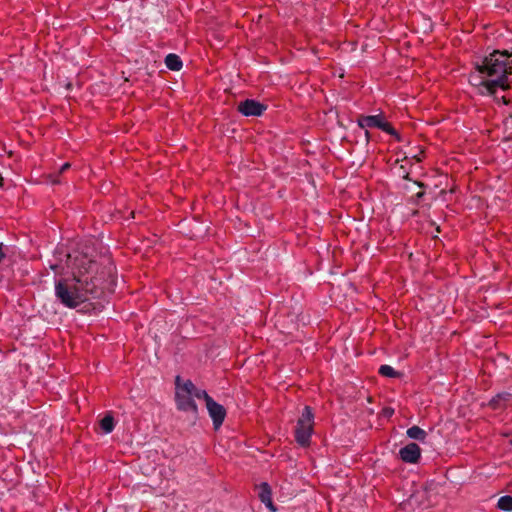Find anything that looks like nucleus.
I'll return each instance as SVG.
<instances>
[{
	"mask_svg": "<svg viewBox=\"0 0 512 512\" xmlns=\"http://www.w3.org/2000/svg\"><path fill=\"white\" fill-rule=\"evenodd\" d=\"M100 427L104 433H111L115 427L114 418L110 414L104 416L100 421Z\"/></svg>",
	"mask_w": 512,
	"mask_h": 512,
	"instance_id": "obj_13",
	"label": "nucleus"
},
{
	"mask_svg": "<svg viewBox=\"0 0 512 512\" xmlns=\"http://www.w3.org/2000/svg\"><path fill=\"white\" fill-rule=\"evenodd\" d=\"M180 377H176V393H175V400L177 408L181 411L185 412H192L194 414H197L198 409L197 405L193 400V397L191 395V389H194V384L192 381L187 380L183 383V385H180Z\"/></svg>",
	"mask_w": 512,
	"mask_h": 512,
	"instance_id": "obj_4",
	"label": "nucleus"
},
{
	"mask_svg": "<svg viewBox=\"0 0 512 512\" xmlns=\"http://www.w3.org/2000/svg\"><path fill=\"white\" fill-rule=\"evenodd\" d=\"M165 65L172 71H179L182 68V60L174 53H170L165 57Z\"/></svg>",
	"mask_w": 512,
	"mask_h": 512,
	"instance_id": "obj_11",
	"label": "nucleus"
},
{
	"mask_svg": "<svg viewBox=\"0 0 512 512\" xmlns=\"http://www.w3.org/2000/svg\"><path fill=\"white\" fill-rule=\"evenodd\" d=\"M70 166H71V165H70V163H68V162H67V163H64V164L61 166V168H60V173H63V172H65L66 170H68V169L70 168Z\"/></svg>",
	"mask_w": 512,
	"mask_h": 512,
	"instance_id": "obj_18",
	"label": "nucleus"
},
{
	"mask_svg": "<svg viewBox=\"0 0 512 512\" xmlns=\"http://www.w3.org/2000/svg\"><path fill=\"white\" fill-rule=\"evenodd\" d=\"M365 137H366V140L369 141L370 140V133L367 129H365Z\"/></svg>",
	"mask_w": 512,
	"mask_h": 512,
	"instance_id": "obj_19",
	"label": "nucleus"
},
{
	"mask_svg": "<svg viewBox=\"0 0 512 512\" xmlns=\"http://www.w3.org/2000/svg\"><path fill=\"white\" fill-rule=\"evenodd\" d=\"M378 373L381 376L389 377V378H393V377H396L398 375V372L395 371V369L392 366L386 365V364L381 365L379 367Z\"/></svg>",
	"mask_w": 512,
	"mask_h": 512,
	"instance_id": "obj_15",
	"label": "nucleus"
},
{
	"mask_svg": "<svg viewBox=\"0 0 512 512\" xmlns=\"http://www.w3.org/2000/svg\"><path fill=\"white\" fill-rule=\"evenodd\" d=\"M357 125L362 129L368 128H378L389 135L396 138L397 141H400V135L398 132L392 127V125L385 121L382 114L377 115H360L357 119Z\"/></svg>",
	"mask_w": 512,
	"mask_h": 512,
	"instance_id": "obj_5",
	"label": "nucleus"
},
{
	"mask_svg": "<svg viewBox=\"0 0 512 512\" xmlns=\"http://www.w3.org/2000/svg\"><path fill=\"white\" fill-rule=\"evenodd\" d=\"M406 434L409 438L418 440L420 442H424L427 437L426 431L419 426H412L408 428Z\"/></svg>",
	"mask_w": 512,
	"mask_h": 512,
	"instance_id": "obj_12",
	"label": "nucleus"
},
{
	"mask_svg": "<svg viewBox=\"0 0 512 512\" xmlns=\"http://www.w3.org/2000/svg\"><path fill=\"white\" fill-rule=\"evenodd\" d=\"M68 257L72 277L56 279L54 293L59 303L66 308L74 309L98 296V280L95 276L98 265L87 255Z\"/></svg>",
	"mask_w": 512,
	"mask_h": 512,
	"instance_id": "obj_1",
	"label": "nucleus"
},
{
	"mask_svg": "<svg viewBox=\"0 0 512 512\" xmlns=\"http://www.w3.org/2000/svg\"><path fill=\"white\" fill-rule=\"evenodd\" d=\"M399 456L405 463L416 464L421 457V449L416 443H409L399 450Z\"/></svg>",
	"mask_w": 512,
	"mask_h": 512,
	"instance_id": "obj_8",
	"label": "nucleus"
},
{
	"mask_svg": "<svg viewBox=\"0 0 512 512\" xmlns=\"http://www.w3.org/2000/svg\"><path fill=\"white\" fill-rule=\"evenodd\" d=\"M191 395L197 399H203L205 403L209 401V398H212L205 390L198 389L195 385L194 389H191Z\"/></svg>",
	"mask_w": 512,
	"mask_h": 512,
	"instance_id": "obj_16",
	"label": "nucleus"
},
{
	"mask_svg": "<svg viewBox=\"0 0 512 512\" xmlns=\"http://www.w3.org/2000/svg\"><path fill=\"white\" fill-rule=\"evenodd\" d=\"M497 508L502 511H506V512L512 511V496H509V495L501 496L498 499Z\"/></svg>",
	"mask_w": 512,
	"mask_h": 512,
	"instance_id": "obj_14",
	"label": "nucleus"
},
{
	"mask_svg": "<svg viewBox=\"0 0 512 512\" xmlns=\"http://www.w3.org/2000/svg\"><path fill=\"white\" fill-rule=\"evenodd\" d=\"M512 398V394L509 393V392H502V393H498L496 396H494L490 402H489V405L493 408V409H500L502 407L505 406V404L510 401V399Z\"/></svg>",
	"mask_w": 512,
	"mask_h": 512,
	"instance_id": "obj_10",
	"label": "nucleus"
},
{
	"mask_svg": "<svg viewBox=\"0 0 512 512\" xmlns=\"http://www.w3.org/2000/svg\"><path fill=\"white\" fill-rule=\"evenodd\" d=\"M314 433V413L310 406H305L297 420L294 437L301 447H308Z\"/></svg>",
	"mask_w": 512,
	"mask_h": 512,
	"instance_id": "obj_3",
	"label": "nucleus"
},
{
	"mask_svg": "<svg viewBox=\"0 0 512 512\" xmlns=\"http://www.w3.org/2000/svg\"><path fill=\"white\" fill-rule=\"evenodd\" d=\"M266 106L253 99H246L238 105V111L244 116H261Z\"/></svg>",
	"mask_w": 512,
	"mask_h": 512,
	"instance_id": "obj_7",
	"label": "nucleus"
},
{
	"mask_svg": "<svg viewBox=\"0 0 512 512\" xmlns=\"http://www.w3.org/2000/svg\"><path fill=\"white\" fill-rule=\"evenodd\" d=\"M206 408L212 419L214 429L218 430L225 420L226 409L213 398H209V401L206 403Z\"/></svg>",
	"mask_w": 512,
	"mask_h": 512,
	"instance_id": "obj_6",
	"label": "nucleus"
},
{
	"mask_svg": "<svg viewBox=\"0 0 512 512\" xmlns=\"http://www.w3.org/2000/svg\"><path fill=\"white\" fill-rule=\"evenodd\" d=\"M510 55L505 52L494 51L475 65V72L469 76V83L476 93L482 96H493L495 101L507 105L509 100L505 96L497 97L499 89L505 91L509 88L507 75L512 67Z\"/></svg>",
	"mask_w": 512,
	"mask_h": 512,
	"instance_id": "obj_2",
	"label": "nucleus"
},
{
	"mask_svg": "<svg viewBox=\"0 0 512 512\" xmlns=\"http://www.w3.org/2000/svg\"><path fill=\"white\" fill-rule=\"evenodd\" d=\"M258 497L262 503L271 511L276 512V508L272 501V491L271 487L268 483L262 482L257 486Z\"/></svg>",
	"mask_w": 512,
	"mask_h": 512,
	"instance_id": "obj_9",
	"label": "nucleus"
},
{
	"mask_svg": "<svg viewBox=\"0 0 512 512\" xmlns=\"http://www.w3.org/2000/svg\"><path fill=\"white\" fill-rule=\"evenodd\" d=\"M6 253L4 252V244L0 242V262L5 259Z\"/></svg>",
	"mask_w": 512,
	"mask_h": 512,
	"instance_id": "obj_17",
	"label": "nucleus"
}]
</instances>
